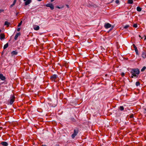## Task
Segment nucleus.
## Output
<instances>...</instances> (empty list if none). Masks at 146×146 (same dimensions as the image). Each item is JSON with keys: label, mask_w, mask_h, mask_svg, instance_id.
<instances>
[{"label": "nucleus", "mask_w": 146, "mask_h": 146, "mask_svg": "<svg viewBox=\"0 0 146 146\" xmlns=\"http://www.w3.org/2000/svg\"><path fill=\"white\" fill-rule=\"evenodd\" d=\"M139 71L138 69H132L131 72V73L132 74V75L131 76V78H133V76L137 77L138 75L139 74Z\"/></svg>", "instance_id": "1"}, {"label": "nucleus", "mask_w": 146, "mask_h": 146, "mask_svg": "<svg viewBox=\"0 0 146 146\" xmlns=\"http://www.w3.org/2000/svg\"><path fill=\"white\" fill-rule=\"evenodd\" d=\"M79 129L77 128H75L74 130V133L72 134L71 137L72 139H74L75 137L77 135L78 133Z\"/></svg>", "instance_id": "2"}, {"label": "nucleus", "mask_w": 146, "mask_h": 146, "mask_svg": "<svg viewBox=\"0 0 146 146\" xmlns=\"http://www.w3.org/2000/svg\"><path fill=\"white\" fill-rule=\"evenodd\" d=\"M58 78L56 74H54L50 77V79L52 81L56 82L57 81V80Z\"/></svg>", "instance_id": "3"}, {"label": "nucleus", "mask_w": 146, "mask_h": 146, "mask_svg": "<svg viewBox=\"0 0 146 146\" xmlns=\"http://www.w3.org/2000/svg\"><path fill=\"white\" fill-rule=\"evenodd\" d=\"M15 97L14 96H12L10 97V104L11 105H12L13 102L15 101Z\"/></svg>", "instance_id": "4"}, {"label": "nucleus", "mask_w": 146, "mask_h": 146, "mask_svg": "<svg viewBox=\"0 0 146 146\" xmlns=\"http://www.w3.org/2000/svg\"><path fill=\"white\" fill-rule=\"evenodd\" d=\"M46 6L47 7H50L51 10H53L54 9V6L51 3L47 4L46 5Z\"/></svg>", "instance_id": "5"}, {"label": "nucleus", "mask_w": 146, "mask_h": 146, "mask_svg": "<svg viewBox=\"0 0 146 146\" xmlns=\"http://www.w3.org/2000/svg\"><path fill=\"white\" fill-rule=\"evenodd\" d=\"M111 25L109 23H106L104 25V27L106 29H108L111 27Z\"/></svg>", "instance_id": "6"}, {"label": "nucleus", "mask_w": 146, "mask_h": 146, "mask_svg": "<svg viewBox=\"0 0 146 146\" xmlns=\"http://www.w3.org/2000/svg\"><path fill=\"white\" fill-rule=\"evenodd\" d=\"M0 78L2 80H4L6 79L5 77L3 76V75L2 74H0Z\"/></svg>", "instance_id": "7"}, {"label": "nucleus", "mask_w": 146, "mask_h": 146, "mask_svg": "<svg viewBox=\"0 0 146 146\" xmlns=\"http://www.w3.org/2000/svg\"><path fill=\"white\" fill-rule=\"evenodd\" d=\"M133 46L135 50V51L136 54H137L138 53V50H137V47L134 44H133Z\"/></svg>", "instance_id": "8"}, {"label": "nucleus", "mask_w": 146, "mask_h": 146, "mask_svg": "<svg viewBox=\"0 0 146 146\" xmlns=\"http://www.w3.org/2000/svg\"><path fill=\"white\" fill-rule=\"evenodd\" d=\"M31 2V0H27L26 1V2L25 3V5H28L30 4Z\"/></svg>", "instance_id": "9"}, {"label": "nucleus", "mask_w": 146, "mask_h": 146, "mask_svg": "<svg viewBox=\"0 0 146 146\" xmlns=\"http://www.w3.org/2000/svg\"><path fill=\"white\" fill-rule=\"evenodd\" d=\"M1 144L3 146H7L8 145V144L6 142L3 141L2 142Z\"/></svg>", "instance_id": "10"}, {"label": "nucleus", "mask_w": 146, "mask_h": 146, "mask_svg": "<svg viewBox=\"0 0 146 146\" xmlns=\"http://www.w3.org/2000/svg\"><path fill=\"white\" fill-rule=\"evenodd\" d=\"M142 56L144 58L146 57V52H143L142 54Z\"/></svg>", "instance_id": "11"}, {"label": "nucleus", "mask_w": 146, "mask_h": 146, "mask_svg": "<svg viewBox=\"0 0 146 146\" xmlns=\"http://www.w3.org/2000/svg\"><path fill=\"white\" fill-rule=\"evenodd\" d=\"M34 29L35 30H38L39 29V27L38 26H36L34 27Z\"/></svg>", "instance_id": "12"}, {"label": "nucleus", "mask_w": 146, "mask_h": 146, "mask_svg": "<svg viewBox=\"0 0 146 146\" xmlns=\"http://www.w3.org/2000/svg\"><path fill=\"white\" fill-rule=\"evenodd\" d=\"M10 24V23L8 22L7 21H6L5 22V25H7V27H9Z\"/></svg>", "instance_id": "13"}, {"label": "nucleus", "mask_w": 146, "mask_h": 146, "mask_svg": "<svg viewBox=\"0 0 146 146\" xmlns=\"http://www.w3.org/2000/svg\"><path fill=\"white\" fill-rule=\"evenodd\" d=\"M17 52L15 51H13L11 53L12 55H17Z\"/></svg>", "instance_id": "14"}, {"label": "nucleus", "mask_w": 146, "mask_h": 146, "mask_svg": "<svg viewBox=\"0 0 146 146\" xmlns=\"http://www.w3.org/2000/svg\"><path fill=\"white\" fill-rule=\"evenodd\" d=\"M137 10L138 11L140 12L141 11V8L139 7H138L137 8Z\"/></svg>", "instance_id": "15"}, {"label": "nucleus", "mask_w": 146, "mask_h": 146, "mask_svg": "<svg viewBox=\"0 0 146 146\" xmlns=\"http://www.w3.org/2000/svg\"><path fill=\"white\" fill-rule=\"evenodd\" d=\"M127 3L128 4H132L133 3V0H128Z\"/></svg>", "instance_id": "16"}, {"label": "nucleus", "mask_w": 146, "mask_h": 146, "mask_svg": "<svg viewBox=\"0 0 146 146\" xmlns=\"http://www.w3.org/2000/svg\"><path fill=\"white\" fill-rule=\"evenodd\" d=\"M8 46V43H7L6 44H5L3 47V48L4 49L7 48Z\"/></svg>", "instance_id": "17"}, {"label": "nucleus", "mask_w": 146, "mask_h": 146, "mask_svg": "<svg viewBox=\"0 0 146 146\" xmlns=\"http://www.w3.org/2000/svg\"><path fill=\"white\" fill-rule=\"evenodd\" d=\"M119 110L121 111H123L124 110V108L123 106H120L119 107Z\"/></svg>", "instance_id": "18"}, {"label": "nucleus", "mask_w": 146, "mask_h": 146, "mask_svg": "<svg viewBox=\"0 0 146 146\" xmlns=\"http://www.w3.org/2000/svg\"><path fill=\"white\" fill-rule=\"evenodd\" d=\"M146 69V67L145 66H144L142 69H141V71L143 72Z\"/></svg>", "instance_id": "19"}, {"label": "nucleus", "mask_w": 146, "mask_h": 146, "mask_svg": "<svg viewBox=\"0 0 146 146\" xmlns=\"http://www.w3.org/2000/svg\"><path fill=\"white\" fill-rule=\"evenodd\" d=\"M140 84V82H137L136 83V85L137 86H139Z\"/></svg>", "instance_id": "20"}, {"label": "nucleus", "mask_w": 146, "mask_h": 146, "mask_svg": "<svg viewBox=\"0 0 146 146\" xmlns=\"http://www.w3.org/2000/svg\"><path fill=\"white\" fill-rule=\"evenodd\" d=\"M21 35V33H17V34L15 35V36H19Z\"/></svg>", "instance_id": "21"}, {"label": "nucleus", "mask_w": 146, "mask_h": 146, "mask_svg": "<svg viewBox=\"0 0 146 146\" xmlns=\"http://www.w3.org/2000/svg\"><path fill=\"white\" fill-rule=\"evenodd\" d=\"M129 117L130 118H132L133 117V115L132 114H131L129 116Z\"/></svg>", "instance_id": "22"}, {"label": "nucleus", "mask_w": 146, "mask_h": 146, "mask_svg": "<svg viewBox=\"0 0 146 146\" xmlns=\"http://www.w3.org/2000/svg\"><path fill=\"white\" fill-rule=\"evenodd\" d=\"M133 27L135 28H137V24H135L133 25Z\"/></svg>", "instance_id": "23"}, {"label": "nucleus", "mask_w": 146, "mask_h": 146, "mask_svg": "<svg viewBox=\"0 0 146 146\" xmlns=\"http://www.w3.org/2000/svg\"><path fill=\"white\" fill-rule=\"evenodd\" d=\"M129 27V25H126L124 27V28L125 29H126L128 27Z\"/></svg>", "instance_id": "24"}, {"label": "nucleus", "mask_w": 146, "mask_h": 146, "mask_svg": "<svg viewBox=\"0 0 146 146\" xmlns=\"http://www.w3.org/2000/svg\"><path fill=\"white\" fill-rule=\"evenodd\" d=\"M22 21H21V22L19 24H18V27H19L21 25V24H22Z\"/></svg>", "instance_id": "25"}, {"label": "nucleus", "mask_w": 146, "mask_h": 146, "mask_svg": "<svg viewBox=\"0 0 146 146\" xmlns=\"http://www.w3.org/2000/svg\"><path fill=\"white\" fill-rule=\"evenodd\" d=\"M5 35L3 33H1L0 35V36L2 37V36H5Z\"/></svg>", "instance_id": "26"}, {"label": "nucleus", "mask_w": 146, "mask_h": 146, "mask_svg": "<svg viewBox=\"0 0 146 146\" xmlns=\"http://www.w3.org/2000/svg\"><path fill=\"white\" fill-rule=\"evenodd\" d=\"M64 7L63 6H62L61 7H59V6H56V7L58 8V9H60V8H63Z\"/></svg>", "instance_id": "27"}, {"label": "nucleus", "mask_w": 146, "mask_h": 146, "mask_svg": "<svg viewBox=\"0 0 146 146\" xmlns=\"http://www.w3.org/2000/svg\"><path fill=\"white\" fill-rule=\"evenodd\" d=\"M115 3H117V4H119V0H116V1H115Z\"/></svg>", "instance_id": "28"}, {"label": "nucleus", "mask_w": 146, "mask_h": 146, "mask_svg": "<svg viewBox=\"0 0 146 146\" xmlns=\"http://www.w3.org/2000/svg\"><path fill=\"white\" fill-rule=\"evenodd\" d=\"M17 1V0H14V1L13 4H14V5H15V4L16 3Z\"/></svg>", "instance_id": "29"}, {"label": "nucleus", "mask_w": 146, "mask_h": 146, "mask_svg": "<svg viewBox=\"0 0 146 146\" xmlns=\"http://www.w3.org/2000/svg\"><path fill=\"white\" fill-rule=\"evenodd\" d=\"M15 5L14 4H12L10 6V7L11 8H12L13 6Z\"/></svg>", "instance_id": "30"}, {"label": "nucleus", "mask_w": 146, "mask_h": 146, "mask_svg": "<svg viewBox=\"0 0 146 146\" xmlns=\"http://www.w3.org/2000/svg\"><path fill=\"white\" fill-rule=\"evenodd\" d=\"M4 11V10L3 9H0V13L1 12H3Z\"/></svg>", "instance_id": "31"}, {"label": "nucleus", "mask_w": 146, "mask_h": 146, "mask_svg": "<svg viewBox=\"0 0 146 146\" xmlns=\"http://www.w3.org/2000/svg\"><path fill=\"white\" fill-rule=\"evenodd\" d=\"M5 37H0V39L1 40H2L3 39H4V38H5Z\"/></svg>", "instance_id": "32"}, {"label": "nucleus", "mask_w": 146, "mask_h": 146, "mask_svg": "<svg viewBox=\"0 0 146 146\" xmlns=\"http://www.w3.org/2000/svg\"><path fill=\"white\" fill-rule=\"evenodd\" d=\"M124 74H125V73L123 72L121 74V76H124Z\"/></svg>", "instance_id": "33"}, {"label": "nucleus", "mask_w": 146, "mask_h": 146, "mask_svg": "<svg viewBox=\"0 0 146 146\" xmlns=\"http://www.w3.org/2000/svg\"><path fill=\"white\" fill-rule=\"evenodd\" d=\"M18 37H15L14 40H17Z\"/></svg>", "instance_id": "34"}, {"label": "nucleus", "mask_w": 146, "mask_h": 146, "mask_svg": "<svg viewBox=\"0 0 146 146\" xmlns=\"http://www.w3.org/2000/svg\"><path fill=\"white\" fill-rule=\"evenodd\" d=\"M66 6L68 8H69V5H66Z\"/></svg>", "instance_id": "35"}, {"label": "nucleus", "mask_w": 146, "mask_h": 146, "mask_svg": "<svg viewBox=\"0 0 146 146\" xmlns=\"http://www.w3.org/2000/svg\"><path fill=\"white\" fill-rule=\"evenodd\" d=\"M20 28H18L17 29V31H19L20 30Z\"/></svg>", "instance_id": "36"}, {"label": "nucleus", "mask_w": 146, "mask_h": 146, "mask_svg": "<svg viewBox=\"0 0 146 146\" xmlns=\"http://www.w3.org/2000/svg\"><path fill=\"white\" fill-rule=\"evenodd\" d=\"M41 146H47L46 145H42Z\"/></svg>", "instance_id": "37"}, {"label": "nucleus", "mask_w": 146, "mask_h": 146, "mask_svg": "<svg viewBox=\"0 0 146 146\" xmlns=\"http://www.w3.org/2000/svg\"><path fill=\"white\" fill-rule=\"evenodd\" d=\"M146 39V37H145V38H144V40H145Z\"/></svg>", "instance_id": "38"}, {"label": "nucleus", "mask_w": 146, "mask_h": 146, "mask_svg": "<svg viewBox=\"0 0 146 146\" xmlns=\"http://www.w3.org/2000/svg\"><path fill=\"white\" fill-rule=\"evenodd\" d=\"M54 0H51V2H52Z\"/></svg>", "instance_id": "39"}, {"label": "nucleus", "mask_w": 146, "mask_h": 146, "mask_svg": "<svg viewBox=\"0 0 146 146\" xmlns=\"http://www.w3.org/2000/svg\"><path fill=\"white\" fill-rule=\"evenodd\" d=\"M37 0L39 1H42V0Z\"/></svg>", "instance_id": "40"}, {"label": "nucleus", "mask_w": 146, "mask_h": 146, "mask_svg": "<svg viewBox=\"0 0 146 146\" xmlns=\"http://www.w3.org/2000/svg\"><path fill=\"white\" fill-rule=\"evenodd\" d=\"M143 37H141V39H143Z\"/></svg>", "instance_id": "41"}, {"label": "nucleus", "mask_w": 146, "mask_h": 146, "mask_svg": "<svg viewBox=\"0 0 146 146\" xmlns=\"http://www.w3.org/2000/svg\"><path fill=\"white\" fill-rule=\"evenodd\" d=\"M24 1H26L27 0H23Z\"/></svg>", "instance_id": "42"}, {"label": "nucleus", "mask_w": 146, "mask_h": 146, "mask_svg": "<svg viewBox=\"0 0 146 146\" xmlns=\"http://www.w3.org/2000/svg\"><path fill=\"white\" fill-rule=\"evenodd\" d=\"M1 30H0V33L1 32Z\"/></svg>", "instance_id": "43"}, {"label": "nucleus", "mask_w": 146, "mask_h": 146, "mask_svg": "<svg viewBox=\"0 0 146 146\" xmlns=\"http://www.w3.org/2000/svg\"><path fill=\"white\" fill-rule=\"evenodd\" d=\"M139 36L140 37V36H140V35H139Z\"/></svg>", "instance_id": "44"}, {"label": "nucleus", "mask_w": 146, "mask_h": 146, "mask_svg": "<svg viewBox=\"0 0 146 146\" xmlns=\"http://www.w3.org/2000/svg\"><path fill=\"white\" fill-rule=\"evenodd\" d=\"M144 36L146 37V36Z\"/></svg>", "instance_id": "45"}, {"label": "nucleus", "mask_w": 146, "mask_h": 146, "mask_svg": "<svg viewBox=\"0 0 146 146\" xmlns=\"http://www.w3.org/2000/svg\"><path fill=\"white\" fill-rule=\"evenodd\" d=\"M57 146H59V145H57Z\"/></svg>", "instance_id": "46"}]
</instances>
